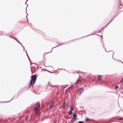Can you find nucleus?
Listing matches in <instances>:
<instances>
[{"label":"nucleus","instance_id":"obj_1","mask_svg":"<svg viewBox=\"0 0 123 123\" xmlns=\"http://www.w3.org/2000/svg\"><path fill=\"white\" fill-rule=\"evenodd\" d=\"M37 76H36L35 75H34L31 76V79L30 81L29 86H30L31 84H32L33 82V84L35 83L37 78Z\"/></svg>","mask_w":123,"mask_h":123},{"label":"nucleus","instance_id":"obj_2","mask_svg":"<svg viewBox=\"0 0 123 123\" xmlns=\"http://www.w3.org/2000/svg\"><path fill=\"white\" fill-rule=\"evenodd\" d=\"M83 87L80 88L78 90V92H79V94H80L82 92H83Z\"/></svg>","mask_w":123,"mask_h":123},{"label":"nucleus","instance_id":"obj_3","mask_svg":"<svg viewBox=\"0 0 123 123\" xmlns=\"http://www.w3.org/2000/svg\"><path fill=\"white\" fill-rule=\"evenodd\" d=\"M73 119L75 121L76 120L77 115L74 113L73 114Z\"/></svg>","mask_w":123,"mask_h":123},{"label":"nucleus","instance_id":"obj_4","mask_svg":"<svg viewBox=\"0 0 123 123\" xmlns=\"http://www.w3.org/2000/svg\"><path fill=\"white\" fill-rule=\"evenodd\" d=\"M40 105L38 103H37L35 107L34 108H38L40 107Z\"/></svg>","mask_w":123,"mask_h":123},{"label":"nucleus","instance_id":"obj_5","mask_svg":"<svg viewBox=\"0 0 123 123\" xmlns=\"http://www.w3.org/2000/svg\"><path fill=\"white\" fill-rule=\"evenodd\" d=\"M34 110L35 112L36 113H38L39 112L38 108H34Z\"/></svg>","mask_w":123,"mask_h":123},{"label":"nucleus","instance_id":"obj_6","mask_svg":"<svg viewBox=\"0 0 123 123\" xmlns=\"http://www.w3.org/2000/svg\"><path fill=\"white\" fill-rule=\"evenodd\" d=\"M73 85H71L70 87L68 88V89L66 90V91H67L69 90L72 89V88L73 87Z\"/></svg>","mask_w":123,"mask_h":123},{"label":"nucleus","instance_id":"obj_7","mask_svg":"<svg viewBox=\"0 0 123 123\" xmlns=\"http://www.w3.org/2000/svg\"><path fill=\"white\" fill-rule=\"evenodd\" d=\"M101 76L100 75H98V79L99 80H101Z\"/></svg>","mask_w":123,"mask_h":123},{"label":"nucleus","instance_id":"obj_8","mask_svg":"<svg viewBox=\"0 0 123 123\" xmlns=\"http://www.w3.org/2000/svg\"><path fill=\"white\" fill-rule=\"evenodd\" d=\"M66 106V104L64 102V103L62 105V107L63 109H64L65 107Z\"/></svg>","mask_w":123,"mask_h":123},{"label":"nucleus","instance_id":"obj_9","mask_svg":"<svg viewBox=\"0 0 123 123\" xmlns=\"http://www.w3.org/2000/svg\"><path fill=\"white\" fill-rule=\"evenodd\" d=\"M54 103L52 102L51 105H50V108H52L54 106Z\"/></svg>","mask_w":123,"mask_h":123},{"label":"nucleus","instance_id":"obj_10","mask_svg":"<svg viewBox=\"0 0 123 123\" xmlns=\"http://www.w3.org/2000/svg\"><path fill=\"white\" fill-rule=\"evenodd\" d=\"M72 112L71 111H69L68 112V114L69 115H71L72 114Z\"/></svg>","mask_w":123,"mask_h":123},{"label":"nucleus","instance_id":"obj_11","mask_svg":"<svg viewBox=\"0 0 123 123\" xmlns=\"http://www.w3.org/2000/svg\"><path fill=\"white\" fill-rule=\"evenodd\" d=\"M79 80H80L79 79L77 80L76 81V82H75V84H76L78 83L79 82Z\"/></svg>","mask_w":123,"mask_h":123},{"label":"nucleus","instance_id":"obj_12","mask_svg":"<svg viewBox=\"0 0 123 123\" xmlns=\"http://www.w3.org/2000/svg\"><path fill=\"white\" fill-rule=\"evenodd\" d=\"M79 80H80L79 79L77 80L76 81V82H75V84H76L78 83L79 82Z\"/></svg>","mask_w":123,"mask_h":123},{"label":"nucleus","instance_id":"obj_13","mask_svg":"<svg viewBox=\"0 0 123 123\" xmlns=\"http://www.w3.org/2000/svg\"><path fill=\"white\" fill-rule=\"evenodd\" d=\"M70 109L71 110H74V109L72 106H71Z\"/></svg>","mask_w":123,"mask_h":123},{"label":"nucleus","instance_id":"obj_14","mask_svg":"<svg viewBox=\"0 0 123 123\" xmlns=\"http://www.w3.org/2000/svg\"><path fill=\"white\" fill-rule=\"evenodd\" d=\"M123 81V78L121 80L120 82H122Z\"/></svg>","mask_w":123,"mask_h":123},{"label":"nucleus","instance_id":"obj_15","mask_svg":"<svg viewBox=\"0 0 123 123\" xmlns=\"http://www.w3.org/2000/svg\"><path fill=\"white\" fill-rule=\"evenodd\" d=\"M118 119L119 120H122V118H119Z\"/></svg>","mask_w":123,"mask_h":123},{"label":"nucleus","instance_id":"obj_16","mask_svg":"<svg viewBox=\"0 0 123 123\" xmlns=\"http://www.w3.org/2000/svg\"><path fill=\"white\" fill-rule=\"evenodd\" d=\"M118 86H116V87H115V89H117V88H118Z\"/></svg>","mask_w":123,"mask_h":123},{"label":"nucleus","instance_id":"obj_17","mask_svg":"<svg viewBox=\"0 0 123 123\" xmlns=\"http://www.w3.org/2000/svg\"><path fill=\"white\" fill-rule=\"evenodd\" d=\"M79 123H84L82 121H79Z\"/></svg>","mask_w":123,"mask_h":123},{"label":"nucleus","instance_id":"obj_18","mask_svg":"<svg viewBox=\"0 0 123 123\" xmlns=\"http://www.w3.org/2000/svg\"><path fill=\"white\" fill-rule=\"evenodd\" d=\"M19 43L20 44H21V45L24 48V47L22 46V44L20 43L19 42Z\"/></svg>","mask_w":123,"mask_h":123},{"label":"nucleus","instance_id":"obj_19","mask_svg":"<svg viewBox=\"0 0 123 123\" xmlns=\"http://www.w3.org/2000/svg\"><path fill=\"white\" fill-rule=\"evenodd\" d=\"M19 43L20 44H21V45L24 48V47L22 46V44L20 43L19 42Z\"/></svg>","mask_w":123,"mask_h":123},{"label":"nucleus","instance_id":"obj_20","mask_svg":"<svg viewBox=\"0 0 123 123\" xmlns=\"http://www.w3.org/2000/svg\"><path fill=\"white\" fill-rule=\"evenodd\" d=\"M89 120V119L87 118L86 119V121H87L88 120Z\"/></svg>","mask_w":123,"mask_h":123},{"label":"nucleus","instance_id":"obj_21","mask_svg":"<svg viewBox=\"0 0 123 123\" xmlns=\"http://www.w3.org/2000/svg\"><path fill=\"white\" fill-rule=\"evenodd\" d=\"M68 123H70V122H69Z\"/></svg>","mask_w":123,"mask_h":123}]
</instances>
